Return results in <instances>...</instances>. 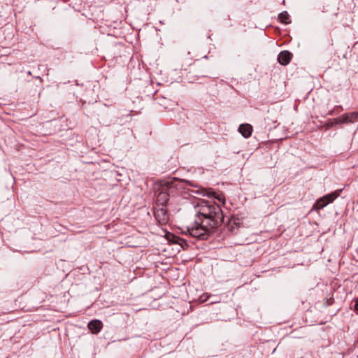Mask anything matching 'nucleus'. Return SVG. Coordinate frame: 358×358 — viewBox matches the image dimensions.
Segmentation results:
<instances>
[{"instance_id":"f257e3e1","label":"nucleus","mask_w":358,"mask_h":358,"mask_svg":"<svg viewBox=\"0 0 358 358\" xmlns=\"http://www.w3.org/2000/svg\"><path fill=\"white\" fill-rule=\"evenodd\" d=\"M220 206L215 201L203 199V240L217 227L220 219Z\"/></svg>"},{"instance_id":"39448f33","label":"nucleus","mask_w":358,"mask_h":358,"mask_svg":"<svg viewBox=\"0 0 358 358\" xmlns=\"http://www.w3.org/2000/svg\"><path fill=\"white\" fill-rule=\"evenodd\" d=\"M155 217L157 222L162 225L166 224L169 220V214L163 207L156 209Z\"/></svg>"},{"instance_id":"f03ea898","label":"nucleus","mask_w":358,"mask_h":358,"mask_svg":"<svg viewBox=\"0 0 358 358\" xmlns=\"http://www.w3.org/2000/svg\"><path fill=\"white\" fill-rule=\"evenodd\" d=\"M198 220H195L194 223L187 227V229L188 233L194 238L200 239L201 237V223L199 221L201 220L200 215H201V209L196 212Z\"/></svg>"},{"instance_id":"423d86ee","label":"nucleus","mask_w":358,"mask_h":358,"mask_svg":"<svg viewBox=\"0 0 358 358\" xmlns=\"http://www.w3.org/2000/svg\"><path fill=\"white\" fill-rule=\"evenodd\" d=\"M169 187L167 186H163L161 191L157 196V202L158 204L164 206L169 200V193L168 192Z\"/></svg>"},{"instance_id":"dca6fc26","label":"nucleus","mask_w":358,"mask_h":358,"mask_svg":"<svg viewBox=\"0 0 358 358\" xmlns=\"http://www.w3.org/2000/svg\"><path fill=\"white\" fill-rule=\"evenodd\" d=\"M174 239H177L178 241H182V239L179 238L178 237H173Z\"/></svg>"},{"instance_id":"9b49d317","label":"nucleus","mask_w":358,"mask_h":358,"mask_svg":"<svg viewBox=\"0 0 358 358\" xmlns=\"http://www.w3.org/2000/svg\"><path fill=\"white\" fill-rule=\"evenodd\" d=\"M203 197L208 196V198H215V192L210 189L205 188L203 187Z\"/></svg>"},{"instance_id":"1a4fd4ad","label":"nucleus","mask_w":358,"mask_h":358,"mask_svg":"<svg viewBox=\"0 0 358 358\" xmlns=\"http://www.w3.org/2000/svg\"><path fill=\"white\" fill-rule=\"evenodd\" d=\"M102 322L100 320H94L89 322L88 324V328L93 332V333H98L101 331L102 328Z\"/></svg>"},{"instance_id":"6e6552de","label":"nucleus","mask_w":358,"mask_h":358,"mask_svg":"<svg viewBox=\"0 0 358 358\" xmlns=\"http://www.w3.org/2000/svg\"><path fill=\"white\" fill-rule=\"evenodd\" d=\"M238 131L245 138H248L252 134V127L249 124H241L238 127Z\"/></svg>"},{"instance_id":"20e7f679","label":"nucleus","mask_w":358,"mask_h":358,"mask_svg":"<svg viewBox=\"0 0 358 358\" xmlns=\"http://www.w3.org/2000/svg\"><path fill=\"white\" fill-rule=\"evenodd\" d=\"M358 120V112L345 113L341 117L333 119L336 123L348 124L353 123Z\"/></svg>"},{"instance_id":"f3484780","label":"nucleus","mask_w":358,"mask_h":358,"mask_svg":"<svg viewBox=\"0 0 358 358\" xmlns=\"http://www.w3.org/2000/svg\"><path fill=\"white\" fill-rule=\"evenodd\" d=\"M334 110H332V111H331V112L329 113V115H334Z\"/></svg>"},{"instance_id":"7ed1b4c3","label":"nucleus","mask_w":358,"mask_h":358,"mask_svg":"<svg viewBox=\"0 0 358 358\" xmlns=\"http://www.w3.org/2000/svg\"><path fill=\"white\" fill-rule=\"evenodd\" d=\"M341 191L342 189H339L330 194H326L316 201L314 207L317 209H322L324 208L327 205L334 201L340 195Z\"/></svg>"},{"instance_id":"a211bd4d","label":"nucleus","mask_w":358,"mask_h":358,"mask_svg":"<svg viewBox=\"0 0 358 358\" xmlns=\"http://www.w3.org/2000/svg\"><path fill=\"white\" fill-rule=\"evenodd\" d=\"M208 301V299H205L202 300V302L204 303L205 301Z\"/></svg>"},{"instance_id":"ddd939ff","label":"nucleus","mask_w":358,"mask_h":358,"mask_svg":"<svg viewBox=\"0 0 358 358\" xmlns=\"http://www.w3.org/2000/svg\"><path fill=\"white\" fill-rule=\"evenodd\" d=\"M337 123L335 121H333V119H332V120H329V124L328 127H333L334 125H335Z\"/></svg>"},{"instance_id":"4468645a","label":"nucleus","mask_w":358,"mask_h":358,"mask_svg":"<svg viewBox=\"0 0 358 358\" xmlns=\"http://www.w3.org/2000/svg\"><path fill=\"white\" fill-rule=\"evenodd\" d=\"M355 309L358 310V299L356 300L355 301Z\"/></svg>"},{"instance_id":"f8f14e48","label":"nucleus","mask_w":358,"mask_h":358,"mask_svg":"<svg viewBox=\"0 0 358 358\" xmlns=\"http://www.w3.org/2000/svg\"><path fill=\"white\" fill-rule=\"evenodd\" d=\"M201 199H197L196 201L192 202V204L195 208H199L200 206Z\"/></svg>"},{"instance_id":"6ab92c4d","label":"nucleus","mask_w":358,"mask_h":358,"mask_svg":"<svg viewBox=\"0 0 358 358\" xmlns=\"http://www.w3.org/2000/svg\"><path fill=\"white\" fill-rule=\"evenodd\" d=\"M215 303V301H210L209 304H212V303Z\"/></svg>"},{"instance_id":"0eeeda50","label":"nucleus","mask_w":358,"mask_h":358,"mask_svg":"<svg viewBox=\"0 0 358 358\" xmlns=\"http://www.w3.org/2000/svg\"><path fill=\"white\" fill-rule=\"evenodd\" d=\"M292 53L289 51H282L278 56V61L281 65L285 66L289 63L292 59Z\"/></svg>"},{"instance_id":"2eb2a0df","label":"nucleus","mask_w":358,"mask_h":358,"mask_svg":"<svg viewBox=\"0 0 358 358\" xmlns=\"http://www.w3.org/2000/svg\"><path fill=\"white\" fill-rule=\"evenodd\" d=\"M336 108H338V109H340V110H343V107H342L341 106H336Z\"/></svg>"},{"instance_id":"9d476101","label":"nucleus","mask_w":358,"mask_h":358,"mask_svg":"<svg viewBox=\"0 0 358 358\" xmlns=\"http://www.w3.org/2000/svg\"><path fill=\"white\" fill-rule=\"evenodd\" d=\"M278 19L280 20V21L282 23H285V24H289L290 23V20H289V14L287 13V12L286 11H284L282 13H280L278 15Z\"/></svg>"}]
</instances>
